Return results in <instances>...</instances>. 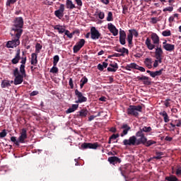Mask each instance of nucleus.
I'll return each mask as SVG.
<instances>
[{
  "label": "nucleus",
  "mask_w": 181,
  "mask_h": 181,
  "mask_svg": "<svg viewBox=\"0 0 181 181\" xmlns=\"http://www.w3.org/2000/svg\"><path fill=\"white\" fill-rule=\"evenodd\" d=\"M37 63V54L36 53H33L31 54V64L33 66H36Z\"/></svg>",
  "instance_id": "obj_23"
},
{
  "label": "nucleus",
  "mask_w": 181,
  "mask_h": 181,
  "mask_svg": "<svg viewBox=\"0 0 181 181\" xmlns=\"http://www.w3.org/2000/svg\"><path fill=\"white\" fill-rule=\"evenodd\" d=\"M76 45H78L79 47L82 48L84 45H86V40L81 39L78 42H76Z\"/></svg>",
  "instance_id": "obj_37"
},
{
  "label": "nucleus",
  "mask_w": 181,
  "mask_h": 181,
  "mask_svg": "<svg viewBox=\"0 0 181 181\" xmlns=\"http://www.w3.org/2000/svg\"><path fill=\"white\" fill-rule=\"evenodd\" d=\"M175 175L177 176H181V167H179L177 170H176V173H175Z\"/></svg>",
  "instance_id": "obj_60"
},
{
  "label": "nucleus",
  "mask_w": 181,
  "mask_h": 181,
  "mask_svg": "<svg viewBox=\"0 0 181 181\" xmlns=\"http://www.w3.org/2000/svg\"><path fill=\"white\" fill-rule=\"evenodd\" d=\"M120 54H123L122 56H125L126 54H129V51L128 50V49L125 48V47H122V52H120Z\"/></svg>",
  "instance_id": "obj_44"
},
{
  "label": "nucleus",
  "mask_w": 181,
  "mask_h": 181,
  "mask_svg": "<svg viewBox=\"0 0 181 181\" xmlns=\"http://www.w3.org/2000/svg\"><path fill=\"white\" fill-rule=\"evenodd\" d=\"M136 136H132L129 138V139H124L123 141V145L125 146H136L141 145V137L137 139Z\"/></svg>",
  "instance_id": "obj_4"
},
{
  "label": "nucleus",
  "mask_w": 181,
  "mask_h": 181,
  "mask_svg": "<svg viewBox=\"0 0 181 181\" xmlns=\"http://www.w3.org/2000/svg\"><path fill=\"white\" fill-rule=\"evenodd\" d=\"M165 180L166 181H181L176 177V175H170L169 176H166L165 178Z\"/></svg>",
  "instance_id": "obj_22"
},
{
  "label": "nucleus",
  "mask_w": 181,
  "mask_h": 181,
  "mask_svg": "<svg viewBox=\"0 0 181 181\" xmlns=\"http://www.w3.org/2000/svg\"><path fill=\"white\" fill-rule=\"evenodd\" d=\"M163 47L167 52H173V50H175V45H172V44L163 45Z\"/></svg>",
  "instance_id": "obj_21"
},
{
  "label": "nucleus",
  "mask_w": 181,
  "mask_h": 181,
  "mask_svg": "<svg viewBox=\"0 0 181 181\" xmlns=\"http://www.w3.org/2000/svg\"><path fill=\"white\" fill-rule=\"evenodd\" d=\"M43 46L40 45V43H37L35 45V53H39L41 50Z\"/></svg>",
  "instance_id": "obj_40"
},
{
  "label": "nucleus",
  "mask_w": 181,
  "mask_h": 181,
  "mask_svg": "<svg viewBox=\"0 0 181 181\" xmlns=\"http://www.w3.org/2000/svg\"><path fill=\"white\" fill-rule=\"evenodd\" d=\"M122 13L127 15L128 13V6L127 5L122 6Z\"/></svg>",
  "instance_id": "obj_49"
},
{
  "label": "nucleus",
  "mask_w": 181,
  "mask_h": 181,
  "mask_svg": "<svg viewBox=\"0 0 181 181\" xmlns=\"http://www.w3.org/2000/svg\"><path fill=\"white\" fill-rule=\"evenodd\" d=\"M79 112V117H81V118H86V117H87V115H88V110H87V109H81Z\"/></svg>",
  "instance_id": "obj_27"
},
{
  "label": "nucleus",
  "mask_w": 181,
  "mask_h": 181,
  "mask_svg": "<svg viewBox=\"0 0 181 181\" xmlns=\"http://www.w3.org/2000/svg\"><path fill=\"white\" fill-rule=\"evenodd\" d=\"M7 134L8 133H6V130L4 129L1 132H0V138H5V136H6Z\"/></svg>",
  "instance_id": "obj_52"
},
{
  "label": "nucleus",
  "mask_w": 181,
  "mask_h": 181,
  "mask_svg": "<svg viewBox=\"0 0 181 181\" xmlns=\"http://www.w3.org/2000/svg\"><path fill=\"white\" fill-rule=\"evenodd\" d=\"M156 57H162V54H163V50H162V47L160 45H156Z\"/></svg>",
  "instance_id": "obj_19"
},
{
  "label": "nucleus",
  "mask_w": 181,
  "mask_h": 181,
  "mask_svg": "<svg viewBox=\"0 0 181 181\" xmlns=\"http://www.w3.org/2000/svg\"><path fill=\"white\" fill-rule=\"evenodd\" d=\"M162 156H163V152L156 151V156L153 157V159L159 160L162 158Z\"/></svg>",
  "instance_id": "obj_34"
},
{
  "label": "nucleus",
  "mask_w": 181,
  "mask_h": 181,
  "mask_svg": "<svg viewBox=\"0 0 181 181\" xmlns=\"http://www.w3.org/2000/svg\"><path fill=\"white\" fill-rule=\"evenodd\" d=\"M28 139V133L26 129H22L21 135L18 137L19 144H25V140Z\"/></svg>",
  "instance_id": "obj_11"
},
{
  "label": "nucleus",
  "mask_w": 181,
  "mask_h": 181,
  "mask_svg": "<svg viewBox=\"0 0 181 181\" xmlns=\"http://www.w3.org/2000/svg\"><path fill=\"white\" fill-rule=\"evenodd\" d=\"M98 16L99 19H104V18H105V13L103 11H99Z\"/></svg>",
  "instance_id": "obj_51"
},
{
  "label": "nucleus",
  "mask_w": 181,
  "mask_h": 181,
  "mask_svg": "<svg viewBox=\"0 0 181 181\" xmlns=\"http://www.w3.org/2000/svg\"><path fill=\"white\" fill-rule=\"evenodd\" d=\"M158 21H159V19H158V18L153 17L151 18V23H153V25H155V24L158 23Z\"/></svg>",
  "instance_id": "obj_50"
},
{
  "label": "nucleus",
  "mask_w": 181,
  "mask_h": 181,
  "mask_svg": "<svg viewBox=\"0 0 181 181\" xmlns=\"http://www.w3.org/2000/svg\"><path fill=\"white\" fill-rule=\"evenodd\" d=\"M11 142H13L15 144V145H16V146H19V139L16 140V136H11Z\"/></svg>",
  "instance_id": "obj_42"
},
{
  "label": "nucleus",
  "mask_w": 181,
  "mask_h": 181,
  "mask_svg": "<svg viewBox=\"0 0 181 181\" xmlns=\"http://www.w3.org/2000/svg\"><path fill=\"white\" fill-rule=\"evenodd\" d=\"M152 131V127L144 126L142 129H139V130L136 133V136L137 138H141L143 141H146V136H145V133L151 132Z\"/></svg>",
  "instance_id": "obj_5"
},
{
  "label": "nucleus",
  "mask_w": 181,
  "mask_h": 181,
  "mask_svg": "<svg viewBox=\"0 0 181 181\" xmlns=\"http://www.w3.org/2000/svg\"><path fill=\"white\" fill-rule=\"evenodd\" d=\"M160 115H161V117H163V119H164V122H169V121H170L169 119V115H168V113L166 112V111H163V112H160Z\"/></svg>",
  "instance_id": "obj_24"
},
{
  "label": "nucleus",
  "mask_w": 181,
  "mask_h": 181,
  "mask_svg": "<svg viewBox=\"0 0 181 181\" xmlns=\"http://www.w3.org/2000/svg\"><path fill=\"white\" fill-rule=\"evenodd\" d=\"M141 81H143L144 84H146V85L151 84V81H149V77L148 76H142Z\"/></svg>",
  "instance_id": "obj_35"
},
{
  "label": "nucleus",
  "mask_w": 181,
  "mask_h": 181,
  "mask_svg": "<svg viewBox=\"0 0 181 181\" xmlns=\"http://www.w3.org/2000/svg\"><path fill=\"white\" fill-rule=\"evenodd\" d=\"M18 0H7L6 5V6H11V5H13Z\"/></svg>",
  "instance_id": "obj_47"
},
{
  "label": "nucleus",
  "mask_w": 181,
  "mask_h": 181,
  "mask_svg": "<svg viewBox=\"0 0 181 181\" xmlns=\"http://www.w3.org/2000/svg\"><path fill=\"white\" fill-rule=\"evenodd\" d=\"M19 60H21V49H18L16 51V56L11 60V63L12 64H18V63H19Z\"/></svg>",
  "instance_id": "obj_16"
},
{
  "label": "nucleus",
  "mask_w": 181,
  "mask_h": 181,
  "mask_svg": "<svg viewBox=\"0 0 181 181\" xmlns=\"http://www.w3.org/2000/svg\"><path fill=\"white\" fill-rule=\"evenodd\" d=\"M151 40L153 41V43L151 42V40L149 37H147L145 42V44L147 47V48L148 49V50H153V49H155L156 46L159 45V36L155 33H153L151 35Z\"/></svg>",
  "instance_id": "obj_2"
},
{
  "label": "nucleus",
  "mask_w": 181,
  "mask_h": 181,
  "mask_svg": "<svg viewBox=\"0 0 181 181\" xmlns=\"http://www.w3.org/2000/svg\"><path fill=\"white\" fill-rule=\"evenodd\" d=\"M81 49V48L78 45H76V44L73 47L74 53H78Z\"/></svg>",
  "instance_id": "obj_46"
},
{
  "label": "nucleus",
  "mask_w": 181,
  "mask_h": 181,
  "mask_svg": "<svg viewBox=\"0 0 181 181\" xmlns=\"http://www.w3.org/2000/svg\"><path fill=\"white\" fill-rule=\"evenodd\" d=\"M66 6L67 9H74V8H76V5L73 4L71 0H66Z\"/></svg>",
  "instance_id": "obj_28"
},
{
  "label": "nucleus",
  "mask_w": 181,
  "mask_h": 181,
  "mask_svg": "<svg viewBox=\"0 0 181 181\" xmlns=\"http://www.w3.org/2000/svg\"><path fill=\"white\" fill-rule=\"evenodd\" d=\"M169 101H170V99H167L165 101V106L166 107V108H168V107H169L170 105V103H169Z\"/></svg>",
  "instance_id": "obj_62"
},
{
  "label": "nucleus",
  "mask_w": 181,
  "mask_h": 181,
  "mask_svg": "<svg viewBox=\"0 0 181 181\" xmlns=\"http://www.w3.org/2000/svg\"><path fill=\"white\" fill-rule=\"evenodd\" d=\"M175 125H176V127H181V120L180 119H176L175 120Z\"/></svg>",
  "instance_id": "obj_64"
},
{
  "label": "nucleus",
  "mask_w": 181,
  "mask_h": 181,
  "mask_svg": "<svg viewBox=\"0 0 181 181\" xmlns=\"http://www.w3.org/2000/svg\"><path fill=\"white\" fill-rule=\"evenodd\" d=\"M136 67H138V64L135 63H132L124 66V69L128 70L129 71H131V69H134L136 70Z\"/></svg>",
  "instance_id": "obj_25"
},
{
  "label": "nucleus",
  "mask_w": 181,
  "mask_h": 181,
  "mask_svg": "<svg viewBox=\"0 0 181 181\" xmlns=\"http://www.w3.org/2000/svg\"><path fill=\"white\" fill-rule=\"evenodd\" d=\"M131 30L133 34V36H134L135 37H138V35H139L138 31H136V30L135 29H132Z\"/></svg>",
  "instance_id": "obj_58"
},
{
  "label": "nucleus",
  "mask_w": 181,
  "mask_h": 181,
  "mask_svg": "<svg viewBox=\"0 0 181 181\" xmlns=\"http://www.w3.org/2000/svg\"><path fill=\"white\" fill-rule=\"evenodd\" d=\"M69 84L71 88H74V84L73 83V78H69Z\"/></svg>",
  "instance_id": "obj_59"
},
{
  "label": "nucleus",
  "mask_w": 181,
  "mask_h": 181,
  "mask_svg": "<svg viewBox=\"0 0 181 181\" xmlns=\"http://www.w3.org/2000/svg\"><path fill=\"white\" fill-rule=\"evenodd\" d=\"M121 129H123V132L121 133L120 136H125V135H128V132L131 131V127L127 124H123Z\"/></svg>",
  "instance_id": "obj_13"
},
{
  "label": "nucleus",
  "mask_w": 181,
  "mask_h": 181,
  "mask_svg": "<svg viewBox=\"0 0 181 181\" xmlns=\"http://www.w3.org/2000/svg\"><path fill=\"white\" fill-rule=\"evenodd\" d=\"M141 144L145 146L149 147V146H152V145H155V144H156V141L153 140L148 141V139L146 137V140H142V139H141Z\"/></svg>",
  "instance_id": "obj_15"
},
{
  "label": "nucleus",
  "mask_w": 181,
  "mask_h": 181,
  "mask_svg": "<svg viewBox=\"0 0 181 181\" xmlns=\"http://www.w3.org/2000/svg\"><path fill=\"white\" fill-rule=\"evenodd\" d=\"M144 64H146L148 69H152V58H146L144 60Z\"/></svg>",
  "instance_id": "obj_30"
},
{
  "label": "nucleus",
  "mask_w": 181,
  "mask_h": 181,
  "mask_svg": "<svg viewBox=\"0 0 181 181\" xmlns=\"http://www.w3.org/2000/svg\"><path fill=\"white\" fill-rule=\"evenodd\" d=\"M107 22H112L114 21V18L112 17V12L109 11L107 13Z\"/></svg>",
  "instance_id": "obj_38"
},
{
  "label": "nucleus",
  "mask_w": 181,
  "mask_h": 181,
  "mask_svg": "<svg viewBox=\"0 0 181 181\" xmlns=\"http://www.w3.org/2000/svg\"><path fill=\"white\" fill-rule=\"evenodd\" d=\"M54 29L55 30H58L59 33L60 34L64 33V32L66 31V29L63 28V26L60 25H54Z\"/></svg>",
  "instance_id": "obj_32"
},
{
  "label": "nucleus",
  "mask_w": 181,
  "mask_h": 181,
  "mask_svg": "<svg viewBox=\"0 0 181 181\" xmlns=\"http://www.w3.org/2000/svg\"><path fill=\"white\" fill-rule=\"evenodd\" d=\"M50 73H53V74H57L59 73V68L56 66H53V67L49 71Z\"/></svg>",
  "instance_id": "obj_39"
},
{
  "label": "nucleus",
  "mask_w": 181,
  "mask_h": 181,
  "mask_svg": "<svg viewBox=\"0 0 181 181\" xmlns=\"http://www.w3.org/2000/svg\"><path fill=\"white\" fill-rule=\"evenodd\" d=\"M59 8L54 11V15L58 19H62L64 16V4H59Z\"/></svg>",
  "instance_id": "obj_9"
},
{
  "label": "nucleus",
  "mask_w": 181,
  "mask_h": 181,
  "mask_svg": "<svg viewBox=\"0 0 181 181\" xmlns=\"http://www.w3.org/2000/svg\"><path fill=\"white\" fill-rule=\"evenodd\" d=\"M163 36L167 37L168 36H170V35H172V33H170V30H164L162 33Z\"/></svg>",
  "instance_id": "obj_45"
},
{
  "label": "nucleus",
  "mask_w": 181,
  "mask_h": 181,
  "mask_svg": "<svg viewBox=\"0 0 181 181\" xmlns=\"http://www.w3.org/2000/svg\"><path fill=\"white\" fill-rule=\"evenodd\" d=\"M64 33L66 36H67V37H69V39H73V36H74V35L76 34V31H74L73 33H70L69 30H65Z\"/></svg>",
  "instance_id": "obj_33"
},
{
  "label": "nucleus",
  "mask_w": 181,
  "mask_h": 181,
  "mask_svg": "<svg viewBox=\"0 0 181 181\" xmlns=\"http://www.w3.org/2000/svg\"><path fill=\"white\" fill-rule=\"evenodd\" d=\"M20 73H21V76L26 77V70H25V65L20 66Z\"/></svg>",
  "instance_id": "obj_36"
},
{
  "label": "nucleus",
  "mask_w": 181,
  "mask_h": 181,
  "mask_svg": "<svg viewBox=\"0 0 181 181\" xmlns=\"http://www.w3.org/2000/svg\"><path fill=\"white\" fill-rule=\"evenodd\" d=\"M107 29L112 33L113 36H118V29L112 23L107 24Z\"/></svg>",
  "instance_id": "obj_12"
},
{
  "label": "nucleus",
  "mask_w": 181,
  "mask_h": 181,
  "mask_svg": "<svg viewBox=\"0 0 181 181\" xmlns=\"http://www.w3.org/2000/svg\"><path fill=\"white\" fill-rule=\"evenodd\" d=\"M165 71V69H161L159 71H153V74L151 75V77L153 78H155V77L158 76H162V73Z\"/></svg>",
  "instance_id": "obj_31"
},
{
  "label": "nucleus",
  "mask_w": 181,
  "mask_h": 181,
  "mask_svg": "<svg viewBox=\"0 0 181 181\" xmlns=\"http://www.w3.org/2000/svg\"><path fill=\"white\" fill-rule=\"evenodd\" d=\"M26 60H27V58L26 57H21V66H25V64H26Z\"/></svg>",
  "instance_id": "obj_57"
},
{
  "label": "nucleus",
  "mask_w": 181,
  "mask_h": 181,
  "mask_svg": "<svg viewBox=\"0 0 181 181\" xmlns=\"http://www.w3.org/2000/svg\"><path fill=\"white\" fill-rule=\"evenodd\" d=\"M1 88H8L11 87V83L8 80H3L1 84Z\"/></svg>",
  "instance_id": "obj_26"
},
{
  "label": "nucleus",
  "mask_w": 181,
  "mask_h": 181,
  "mask_svg": "<svg viewBox=\"0 0 181 181\" xmlns=\"http://www.w3.org/2000/svg\"><path fill=\"white\" fill-rule=\"evenodd\" d=\"M139 112H142V106L140 105H129L127 110V115L135 117V118H138V117H139Z\"/></svg>",
  "instance_id": "obj_3"
},
{
  "label": "nucleus",
  "mask_w": 181,
  "mask_h": 181,
  "mask_svg": "<svg viewBox=\"0 0 181 181\" xmlns=\"http://www.w3.org/2000/svg\"><path fill=\"white\" fill-rule=\"evenodd\" d=\"M11 30L14 32V35L11 33V36L21 37L23 33V18L17 17L14 19Z\"/></svg>",
  "instance_id": "obj_1"
},
{
  "label": "nucleus",
  "mask_w": 181,
  "mask_h": 181,
  "mask_svg": "<svg viewBox=\"0 0 181 181\" xmlns=\"http://www.w3.org/2000/svg\"><path fill=\"white\" fill-rule=\"evenodd\" d=\"M119 170L122 176H123L124 179H127V173H128V165H122L120 168H119Z\"/></svg>",
  "instance_id": "obj_14"
},
{
  "label": "nucleus",
  "mask_w": 181,
  "mask_h": 181,
  "mask_svg": "<svg viewBox=\"0 0 181 181\" xmlns=\"http://www.w3.org/2000/svg\"><path fill=\"white\" fill-rule=\"evenodd\" d=\"M53 59H54L53 66H57V63H59V60H60V57H59V55H55Z\"/></svg>",
  "instance_id": "obj_41"
},
{
  "label": "nucleus",
  "mask_w": 181,
  "mask_h": 181,
  "mask_svg": "<svg viewBox=\"0 0 181 181\" xmlns=\"http://www.w3.org/2000/svg\"><path fill=\"white\" fill-rule=\"evenodd\" d=\"M90 37L93 40H98V39H103V35L95 27H92L90 28Z\"/></svg>",
  "instance_id": "obj_6"
},
{
  "label": "nucleus",
  "mask_w": 181,
  "mask_h": 181,
  "mask_svg": "<svg viewBox=\"0 0 181 181\" xmlns=\"http://www.w3.org/2000/svg\"><path fill=\"white\" fill-rule=\"evenodd\" d=\"M119 136V134H112L110 137V139H117Z\"/></svg>",
  "instance_id": "obj_63"
},
{
  "label": "nucleus",
  "mask_w": 181,
  "mask_h": 181,
  "mask_svg": "<svg viewBox=\"0 0 181 181\" xmlns=\"http://www.w3.org/2000/svg\"><path fill=\"white\" fill-rule=\"evenodd\" d=\"M23 77H25L23 75H18L17 76H15L14 85L18 86L22 84V83H23Z\"/></svg>",
  "instance_id": "obj_18"
},
{
  "label": "nucleus",
  "mask_w": 181,
  "mask_h": 181,
  "mask_svg": "<svg viewBox=\"0 0 181 181\" xmlns=\"http://www.w3.org/2000/svg\"><path fill=\"white\" fill-rule=\"evenodd\" d=\"M163 11V12H172L173 11V8L172 6H168L167 8H165Z\"/></svg>",
  "instance_id": "obj_56"
},
{
  "label": "nucleus",
  "mask_w": 181,
  "mask_h": 181,
  "mask_svg": "<svg viewBox=\"0 0 181 181\" xmlns=\"http://www.w3.org/2000/svg\"><path fill=\"white\" fill-rule=\"evenodd\" d=\"M134 39V34H132V30H129V33L127 35V42L129 43V47L132 45V40Z\"/></svg>",
  "instance_id": "obj_20"
},
{
  "label": "nucleus",
  "mask_w": 181,
  "mask_h": 181,
  "mask_svg": "<svg viewBox=\"0 0 181 181\" xmlns=\"http://www.w3.org/2000/svg\"><path fill=\"white\" fill-rule=\"evenodd\" d=\"M81 83L85 84H87V83H88V79L87 78V77L84 76L81 78Z\"/></svg>",
  "instance_id": "obj_55"
},
{
  "label": "nucleus",
  "mask_w": 181,
  "mask_h": 181,
  "mask_svg": "<svg viewBox=\"0 0 181 181\" xmlns=\"http://www.w3.org/2000/svg\"><path fill=\"white\" fill-rule=\"evenodd\" d=\"M108 162L111 165H114L115 163H121L122 160L121 158L117 156H112L108 158Z\"/></svg>",
  "instance_id": "obj_17"
},
{
  "label": "nucleus",
  "mask_w": 181,
  "mask_h": 181,
  "mask_svg": "<svg viewBox=\"0 0 181 181\" xmlns=\"http://www.w3.org/2000/svg\"><path fill=\"white\" fill-rule=\"evenodd\" d=\"M75 95H76L78 100H76V104H81L82 103H87V98L83 95V93L80 92L78 89L75 90Z\"/></svg>",
  "instance_id": "obj_7"
},
{
  "label": "nucleus",
  "mask_w": 181,
  "mask_h": 181,
  "mask_svg": "<svg viewBox=\"0 0 181 181\" xmlns=\"http://www.w3.org/2000/svg\"><path fill=\"white\" fill-rule=\"evenodd\" d=\"M19 75H21V74H19V69L18 68H16L13 70V76H14V77H16V76H18Z\"/></svg>",
  "instance_id": "obj_53"
},
{
  "label": "nucleus",
  "mask_w": 181,
  "mask_h": 181,
  "mask_svg": "<svg viewBox=\"0 0 181 181\" xmlns=\"http://www.w3.org/2000/svg\"><path fill=\"white\" fill-rule=\"evenodd\" d=\"M127 38H124V37H119V41L120 45H122V46L125 45L127 43Z\"/></svg>",
  "instance_id": "obj_48"
},
{
  "label": "nucleus",
  "mask_w": 181,
  "mask_h": 181,
  "mask_svg": "<svg viewBox=\"0 0 181 181\" xmlns=\"http://www.w3.org/2000/svg\"><path fill=\"white\" fill-rule=\"evenodd\" d=\"M78 108V105H72L71 107H69L66 111V114H71V112H74Z\"/></svg>",
  "instance_id": "obj_29"
},
{
  "label": "nucleus",
  "mask_w": 181,
  "mask_h": 181,
  "mask_svg": "<svg viewBox=\"0 0 181 181\" xmlns=\"http://www.w3.org/2000/svg\"><path fill=\"white\" fill-rule=\"evenodd\" d=\"M109 66L115 70H118V64L117 63L110 64Z\"/></svg>",
  "instance_id": "obj_54"
},
{
  "label": "nucleus",
  "mask_w": 181,
  "mask_h": 181,
  "mask_svg": "<svg viewBox=\"0 0 181 181\" xmlns=\"http://www.w3.org/2000/svg\"><path fill=\"white\" fill-rule=\"evenodd\" d=\"M136 70H139V71L144 72L145 71V68H144L142 66H139V65H137V66L136 67Z\"/></svg>",
  "instance_id": "obj_61"
},
{
  "label": "nucleus",
  "mask_w": 181,
  "mask_h": 181,
  "mask_svg": "<svg viewBox=\"0 0 181 181\" xmlns=\"http://www.w3.org/2000/svg\"><path fill=\"white\" fill-rule=\"evenodd\" d=\"M15 39L11 40V41H8L6 44V47H8V49H13L14 47H16V46H19V45L21 44V41H19V39H21V37H16L15 36Z\"/></svg>",
  "instance_id": "obj_8"
},
{
  "label": "nucleus",
  "mask_w": 181,
  "mask_h": 181,
  "mask_svg": "<svg viewBox=\"0 0 181 181\" xmlns=\"http://www.w3.org/2000/svg\"><path fill=\"white\" fill-rule=\"evenodd\" d=\"M82 149H97L98 148V143H83L81 144Z\"/></svg>",
  "instance_id": "obj_10"
},
{
  "label": "nucleus",
  "mask_w": 181,
  "mask_h": 181,
  "mask_svg": "<svg viewBox=\"0 0 181 181\" xmlns=\"http://www.w3.org/2000/svg\"><path fill=\"white\" fill-rule=\"evenodd\" d=\"M119 37L127 38V33L122 29H119Z\"/></svg>",
  "instance_id": "obj_43"
}]
</instances>
